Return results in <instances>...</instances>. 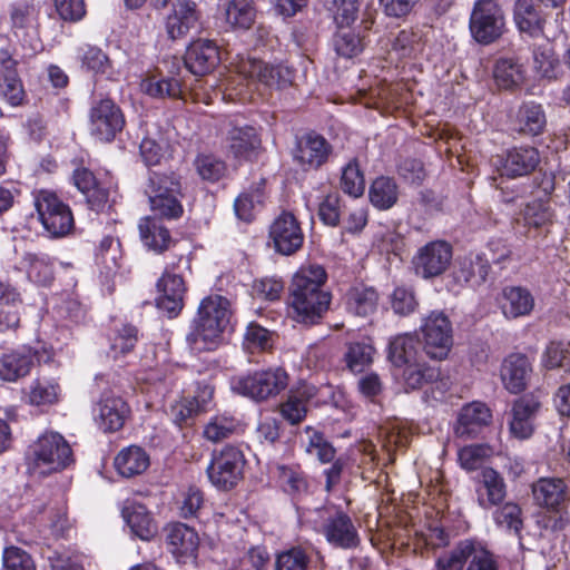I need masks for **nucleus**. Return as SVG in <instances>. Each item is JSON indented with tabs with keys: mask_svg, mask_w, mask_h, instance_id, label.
<instances>
[{
	"mask_svg": "<svg viewBox=\"0 0 570 570\" xmlns=\"http://www.w3.org/2000/svg\"><path fill=\"white\" fill-rule=\"evenodd\" d=\"M533 69L542 78L553 79L557 77L559 60L549 45H534L532 47Z\"/></svg>",
	"mask_w": 570,
	"mask_h": 570,
	"instance_id": "obj_49",
	"label": "nucleus"
},
{
	"mask_svg": "<svg viewBox=\"0 0 570 570\" xmlns=\"http://www.w3.org/2000/svg\"><path fill=\"white\" fill-rule=\"evenodd\" d=\"M138 342V328L131 324H124L116 333L111 343L114 356L126 355L131 352Z\"/></svg>",
	"mask_w": 570,
	"mask_h": 570,
	"instance_id": "obj_60",
	"label": "nucleus"
},
{
	"mask_svg": "<svg viewBox=\"0 0 570 570\" xmlns=\"http://www.w3.org/2000/svg\"><path fill=\"white\" fill-rule=\"evenodd\" d=\"M322 533L326 541L335 548L347 550L360 544L357 529L351 517L343 511H336L325 519Z\"/></svg>",
	"mask_w": 570,
	"mask_h": 570,
	"instance_id": "obj_19",
	"label": "nucleus"
},
{
	"mask_svg": "<svg viewBox=\"0 0 570 570\" xmlns=\"http://www.w3.org/2000/svg\"><path fill=\"white\" fill-rule=\"evenodd\" d=\"M423 351L433 360L448 357L453 345L452 323L441 311H432L422 320Z\"/></svg>",
	"mask_w": 570,
	"mask_h": 570,
	"instance_id": "obj_11",
	"label": "nucleus"
},
{
	"mask_svg": "<svg viewBox=\"0 0 570 570\" xmlns=\"http://www.w3.org/2000/svg\"><path fill=\"white\" fill-rule=\"evenodd\" d=\"M35 361L38 364L52 363L55 361V350L47 345L39 347L23 345L3 354L0 357V379L7 382H16L27 376L33 367Z\"/></svg>",
	"mask_w": 570,
	"mask_h": 570,
	"instance_id": "obj_8",
	"label": "nucleus"
},
{
	"mask_svg": "<svg viewBox=\"0 0 570 570\" xmlns=\"http://www.w3.org/2000/svg\"><path fill=\"white\" fill-rule=\"evenodd\" d=\"M193 166L198 177L210 184L222 180L228 171L226 161L213 153L197 154Z\"/></svg>",
	"mask_w": 570,
	"mask_h": 570,
	"instance_id": "obj_40",
	"label": "nucleus"
},
{
	"mask_svg": "<svg viewBox=\"0 0 570 570\" xmlns=\"http://www.w3.org/2000/svg\"><path fill=\"white\" fill-rule=\"evenodd\" d=\"M553 210L549 200L534 199L523 209V220L529 227L541 228L552 223Z\"/></svg>",
	"mask_w": 570,
	"mask_h": 570,
	"instance_id": "obj_50",
	"label": "nucleus"
},
{
	"mask_svg": "<svg viewBox=\"0 0 570 570\" xmlns=\"http://www.w3.org/2000/svg\"><path fill=\"white\" fill-rule=\"evenodd\" d=\"M308 554L301 548H292L277 556L276 570H307Z\"/></svg>",
	"mask_w": 570,
	"mask_h": 570,
	"instance_id": "obj_63",
	"label": "nucleus"
},
{
	"mask_svg": "<svg viewBox=\"0 0 570 570\" xmlns=\"http://www.w3.org/2000/svg\"><path fill=\"white\" fill-rule=\"evenodd\" d=\"M452 258V245L446 240L436 239L419 247L411 264L415 276L424 281H432L449 269Z\"/></svg>",
	"mask_w": 570,
	"mask_h": 570,
	"instance_id": "obj_10",
	"label": "nucleus"
},
{
	"mask_svg": "<svg viewBox=\"0 0 570 570\" xmlns=\"http://www.w3.org/2000/svg\"><path fill=\"white\" fill-rule=\"evenodd\" d=\"M236 430V421L232 416L216 415L204 428V436L214 443L230 438Z\"/></svg>",
	"mask_w": 570,
	"mask_h": 570,
	"instance_id": "obj_55",
	"label": "nucleus"
},
{
	"mask_svg": "<svg viewBox=\"0 0 570 570\" xmlns=\"http://www.w3.org/2000/svg\"><path fill=\"white\" fill-rule=\"evenodd\" d=\"M224 142L233 158L248 160L259 149L262 140L255 127L233 120L228 122Z\"/></svg>",
	"mask_w": 570,
	"mask_h": 570,
	"instance_id": "obj_17",
	"label": "nucleus"
},
{
	"mask_svg": "<svg viewBox=\"0 0 570 570\" xmlns=\"http://www.w3.org/2000/svg\"><path fill=\"white\" fill-rule=\"evenodd\" d=\"M493 166L501 176L518 178L528 176L540 164V154L537 148L530 146L513 147L492 159Z\"/></svg>",
	"mask_w": 570,
	"mask_h": 570,
	"instance_id": "obj_15",
	"label": "nucleus"
},
{
	"mask_svg": "<svg viewBox=\"0 0 570 570\" xmlns=\"http://www.w3.org/2000/svg\"><path fill=\"white\" fill-rule=\"evenodd\" d=\"M491 417V412L484 403L466 404L459 414L455 433L460 438L474 439L481 429L490 423Z\"/></svg>",
	"mask_w": 570,
	"mask_h": 570,
	"instance_id": "obj_30",
	"label": "nucleus"
},
{
	"mask_svg": "<svg viewBox=\"0 0 570 570\" xmlns=\"http://www.w3.org/2000/svg\"><path fill=\"white\" fill-rule=\"evenodd\" d=\"M225 21L232 29L247 30L255 21L253 0H229L224 8Z\"/></svg>",
	"mask_w": 570,
	"mask_h": 570,
	"instance_id": "obj_41",
	"label": "nucleus"
},
{
	"mask_svg": "<svg viewBox=\"0 0 570 570\" xmlns=\"http://www.w3.org/2000/svg\"><path fill=\"white\" fill-rule=\"evenodd\" d=\"M3 564L8 570H36L31 556L18 547L4 549Z\"/></svg>",
	"mask_w": 570,
	"mask_h": 570,
	"instance_id": "obj_64",
	"label": "nucleus"
},
{
	"mask_svg": "<svg viewBox=\"0 0 570 570\" xmlns=\"http://www.w3.org/2000/svg\"><path fill=\"white\" fill-rule=\"evenodd\" d=\"M374 353L375 348L366 342H350L343 361L350 372L358 374L373 363Z\"/></svg>",
	"mask_w": 570,
	"mask_h": 570,
	"instance_id": "obj_43",
	"label": "nucleus"
},
{
	"mask_svg": "<svg viewBox=\"0 0 570 570\" xmlns=\"http://www.w3.org/2000/svg\"><path fill=\"white\" fill-rule=\"evenodd\" d=\"M279 412L284 420L295 425L299 424L307 414V401L297 395H288L279 405Z\"/></svg>",
	"mask_w": 570,
	"mask_h": 570,
	"instance_id": "obj_62",
	"label": "nucleus"
},
{
	"mask_svg": "<svg viewBox=\"0 0 570 570\" xmlns=\"http://www.w3.org/2000/svg\"><path fill=\"white\" fill-rule=\"evenodd\" d=\"M274 345V334L256 322H250L244 333L243 347L250 354L268 352Z\"/></svg>",
	"mask_w": 570,
	"mask_h": 570,
	"instance_id": "obj_45",
	"label": "nucleus"
},
{
	"mask_svg": "<svg viewBox=\"0 0 570 570\" xmlns=\"http://www.w3.org/2000/svg\"><path fill=\"white\" fill-rule=\"evenodd\" d=\"M345 311L357 317L372 316L379 305V293L372 286L357 284L350 287L343 296Z\"/></svg>",
	"mask_w": 570,
	"mask_h": 570,
	"instance_id": "obj_28",
	"label": "nucleus"
},
{
	"mask_svg": "<svg viewBox=\"0 0 570 570\" xmlns=\"http://www.w3.org/2000/svg\"><path fill=\"white\" fill-rule=\"evenodd\" d=\"M368 196L374 207L383 210L389 209L397 202V185L390 177H377L370 187Z\"/></svg>",
	"mask_w": 570,
	"mask_h": 570,
	"instance_id": "obj_44",
	"label": "nucleus"
},
{
	"mask_svg": "<svg viewBox=\"0 0 570 570\" xmlns=\"http://www.w3.org/2000/svg\"><path fill=\"white\" fill-rule=\"evenodd\" d=\"M33 204L41 225L51 237H63L73 229L72 212L55 191L47 189L36 191Z\"/></svg>",
	"mask_w": 570,
	"mask_h": 570,
	"instance_id": "obj_6",
	"label": "nucleus"
},
{
	"mask_svg": "<svg viewBox=\"0 0 570 570\" xmlns=\"http://www.w3.org/2000/svg\"><path fill=\"white\" fill-rule=\"evenodd\" d=\"M326 278V271L321 265L302 267L293 276L288 306L296 322L316 324L328 311L332 297L323 289Z\"/></svg>",
	"mask_w": 570,
	"mask_h": 570,
	"instance_id": "obj_1",
	"label": "nucleus"
},
{
	"mask_svg": "<svg viewBox=\"0 0 570 570\" xmlns=\"http://www.w3.org/2000/svg\"><path fill=\"white\" fill-rule=\"evenodd\" d=\"M61 392L59 379L39 375L29 385L27 402L36 406L53 405L59 402Z\"/></svg>",
	"mask_w": 570,
	"mask_h": 570,
	"instance_id": "obj_37",
	"label": "nucleus"
},
{
	"mask_svg": "<svg viewBox=\"0 0 570 570\" xmlns=\"http://www.w3.org/2000/svg\"><path fill=\"white\" fill-rule=\"evenodd\" d=\"M521 514V508L517 503L508 502L494 512L493 519L499 527L519 534L523 528Z\"/></svg>",
	"mask_w": 570,
	"mask_h": 570,
	"instance_id": "obj_59",
	"label": "nucleus"
},
{
	"mask_svg": "<svg viewBox=\"0 0 570 570\" xmlns=\"http://www.w3.org/2000/svg\"><path fill=\"white\" fill-rule=\"evenodd\" d=\"M469 547L470 539L458 542L448 554L438 558L435 562L436 570H463L471 551Z\"/></svg>",
	"mask_w": 570,
	"mask_h": 570,
	"instance_id": "obj_56",
	"label": "nucleus"
},
{
	"mask_svg": "<svg viewBox=\"0 0 570 570\" xmlns=\"http://www.w3.org/2000/svg\"><path fill=\"white\" fill-rule=\"evenodd\" d=\"M77 58L88 71L108 75L112 69L109 57L97 46L82 45L77 49Z\"/></svg>",
	"mask_w": 570,
	"mask_h": 570,
	"instance_id": "obj_46",
	"label": "nucleus"
},
{
	"mask_svg": "<svg viewBox=\"0 0 570 570\" xmlns=\"http://www.w3.org/2000/svg\"><path fill=\"white\" fill-rule=\"evenodd\" d=\"M145 193L155 214L167 219L181 217L184 194L179 175L174 171H150Z\"/></svg>",
	"mask_w": 570,
	"mask_h": 570,
	"instance_id": "obj_4",
	"label": "nucleus"
},
{
	"mask_svg": "<svg viewBox=\"0 0 570 570\" xmlns=\"http://www.w3.org/2000/svg\"><path fill=\"white\" fill-rule=\"evenodd\" d=\"M0 97L10 106H20L26 97L17 68L0 71Z\"/></svg>",
	"mask_w": 570,
	"mask_h": 570,
	"instance_id": "obj_47",
	"label": "nucleus"
},
{
	"mask_svg": "<svg viewBox=\"0 0 570 570\" xmlns=\"http://www.w3.org/2000/svg\"><path fill=\"white\" fill-rule=\"evenodd\" d=\"M539 409L540 402L532 394H525L513 402L509 429L514 438L525 440L533 434Z\"/></svg>",
	"mask_w": 570,
	"mask_h": 570,
	"instance_id": "obj_22",
	"label": "nucleus"
},
{
	"mask_svg": "<svg viewBox=\"0 0 570 570\" xmlns=\"http://www.w3.org/2000/svg\"><path fill=\"white\" fill-rule=\"evenodd\" d=\"M543 364L549 370L570 372V343L551 342L546 348Z\"/></svg>",
	"mask_w": 570,
	"mask_h": 570,
	"instance_id": "obj_57",
	"label": "nucleus"
},
{
	"mask_svg": "<svg viewBox=\"0 0 570 570\" xmlns=\"http://www.w3.org/2000/svg\"><path fill=\"white\" fill-rule=\"evenodd\" d=\"M534 307V297L522 286H507L502 289L501 309L507 318L514 320L529 315Z\"/></svg>",
	"mask_w": 570,
	"mask_h": 570,
	"instance_id": "obj_34",
	"label": "nucleus"
},
{
	"mask_svg": "<svg viewBox=\"0 0 570 570\" xmlns=\"http://www.w3.org/2000/svg\"><path fill=\"white\" fill-rule=\"evenodd\" d=\"M200 11L193 0H175L171 12L166 19V31L170 39L184 38L190 30L198 28Z\"/></svg>",
	"mask_w": 570,
	"mask_h": 570,
	"instance_id": "obj_21",
	"label": "nucleus"
},
{
	"mask_svg": "<svg viewBox=\"0 0 570 570\" xmlns=\"http://www.w3.org/2000/svg\"><path fill=\"white\" fill-rule=\"evenodd\" d=\"M469 550L466 570H499L493 553L481 543L470 539Z\"/></svg>",
	"mask_w": 570,
	"mask_h": 570,
	"instance_id": "obj_58",
	"label": "nucleus"
},
{
	"mask_svg": "<svg viewBox=\"0 0 570 570\" xmlns=\"http://www.w3.org/2000/svg\"><path fill=\"white\" fill-rule=\"evenodd\" d=\"M149 466V456L144 449L130 445L115 458V468L125 478L141 474Z\"/></svg>",
	"mask_w": 570,
	"mask_h": 570,
	"instance_id": "obj_39",
	"label": "nucleus"
},
{
	"mask_svg": "<svg viewBox=\"0 0 570 570\" xmlns=\"http://www.w3.org/2000/svg\"><path fill=\"white\" fill-rule=\"evenodd\" d=\"M505 16L498 0H476L470 14L469 29L472 38L488 46L505 32Z\"/></svg>",
	"mask_w": 570,
	"mask_h": 570,
	"instance_id": "obj_7",
	"label": "nucleus"
},
{
	"mask_svg": "<svg viewBox=\"0 0 570 570\" xmlns=\"http://www.w3.org/2000/svg\"><path fill=\"white\" fill-rule=\"evenodd\" d=\"M245 462L243 452L233 445L214 452L206 470L210 483L219 490L233 489L243 479Z\"/></svg>",
	"mask_w": 570,
	"mask_h": 570,
	"instance_id": "obj_12",
	"label": "nucleus"
},
{
	"mask_svg": "<svg viewBox=\"0 0 570 570\" xmlns=\"http://www.w3.org/2000/svg\"><path fill=\"white\" fill-rule=\"evenodd\" d=\"M279 482L287 494L292 498H301L307 493L308 483L305 473L298 468L281 466Z\"/></svg>",
	"mask_w": 570,
	"mask_h": 570,
	"instance_id": "obj_51",
	"label": "nucleus"
},
{
	"mask_svg": "<svg viewBox=\"0 0 570 570\" xmlns=\"http://www.w3.org/2000/svg\"><path fill=\"white\" fill-rule=\"evenodd\" d=\"M94 412L99 428L105 433H111L122 429L131 411L129 404L121 396L115 395L112 392H105Z\"/></svg>",
	"mask_w": 570,
	"mask_h": 570,
	"instance_id": "obj_18",
	"label": "nucleus"
},
{
	"mask_svg": "<svg viewBox=\"0 0 570 570\" xmlns=\"http://www.w3.org/2000/svg\"><path fill=\"white\" fill-rule=\"evenodd\" d=\"M304 232L297 217L283 210L269 225L268 245L284 256L296 254L304 244Z\"/></svg>",
	"mask_w": 570,
	"mask_h": 570,
	"instance_id": "obj_14",
	"label": "nucleus"
},
{
	"mask_svg": "<svg viewBox=\"0 0 570 570\" xmlns=\"http://www.w3.org/2000/svg\"><path fill=\"white\" fill-rule=\"evenodd\" d=\"M220 61L218 46L209 39L193 41L185 53L186 68L195 76H205L212 72Z\"/></svg>",
	"mask_w": 570,
	"mask_h": 570,
	"instance_id": "obj_20",
	"label": "nucleus"
},
{
	"mask_svg": "<svg viewBox=\"0 0 570 570\" xmlns=\"http://www.w3.org/2000/svg\"><path fill=\"white\" fill-rule=\"evenodd\" d=\"M244 71L249 78L278 89L291 86L295 76V70L287 65H272L261 60H249L247 68L244 66Z\"/></svg>",
	"mask_w": 570,
	"mask_h": 570,
	"instance_id": "obj_26",
	"label": "nucleus"
},
{
	"mask_svg": "<svg viewBox=\"0 0 570 570\" xmlns=\"http://www.w3.org/2000/svg\"><path fill=\"white\" fill-rule=\"evenodd\" d=\"M479 505L490 509L500 504L507 495V485L501 474L492 468H484L476 489Z\"/></svg>",
	"mask_w": 570,
	"mask_h": 570,
	"instance_id": "obj_31",
	"label": "nucleus"
},
{
	"mask_svg": "<svg viewBox=\"0 0 570 570\" xmlns=\"http://www.w3.org/2000/svg\"><path fill=\"white\" fill-rule=\"evenodd\" d=\"M28 278L41 286H49L55 279V259L46 253H26L22 257Z\"/></svg>",
	"mask_w": 570,
	"mask_h": 570,
	"instance_id": "obj_36",
	"label": "nucleus"
},
{
	"mask_svg": "<svg viewBox=\"0 0 570 570\" xmlns=\"http://www.w3.org/2000/svg\"><path fill=\"white\" fill-rule=\"evenodd\" d=\"M324 7L333 16L338 28L350 26L357 17V0H324Z\"/></svg>",
	"mask_w": 570,
	"mask_h": 570,
	"instance_id": "obj_54",
	"label": "nucleus"
},
{
	"mask_svg": "<svg viewBox=\"0 0 570 570\" xmlns=\"http://www.w3.org/2000/svg\"><path fill=\"white\" fill-rule=\"evenodd\" d=\"M440 368L433 366H420L407 364L403 377L405 386L411 390H417L425 384L435 383L440 379Z\"/></svg>",
	"mask_w": 570,
	"mask_h": 570,
	"instance_id": "obj_53",
	"label": "nucleus"
},
{
	"mask_svg": "<svg viewBox=\"0 0 570 570\" xmlns=\"http://www.w3.org/2000/svg\"><path fill=\"white\" fill-rule=\"evenodd\" d=\"M122 517L131 532L141 540H150L158 532L157 523L144 504L128 503L122 509Z\"/></svg>",
	"mask_w": 570,
	"mask_h": 570,
	"instance_id": "obj_35",
	"label": "nucleus"
},
{
	"mask_svg": "<svg viewBox=\"0 0 570 570\" xmlns=\"http://www.w3.org/2000/svg\"><path fill=\"white\" fill-rule=\"evenodd\" d=\"M183 258L179 256L177 261L168 263L157 282L159 295L156 298V306L169 318L178 316L184 307L187 287L183 275L176 272Z\"/></svg>",
	"mask_w": 570,
	"mask_h": 570,
	"instance_id": "obj_13",
	"label": "nucleus"
},
{
	"mask_svg": "<svg viewBox=\"0 0 570 570\" xmlns=\"http://www.w3.org/2000/svg\"><path fill=\"white\" fill-rule=\"evenodd\" d=\"M7 18L10 30L20 37L37 27L39 9L33 0H14L8 6Z\"/></svg>",
	"mask_w": 570,
	"mask_h": 570,
	"instance_id": "obj_32",
	"label": "nucleus"
},
{
	"mask_svg": "<svg viewBox=\"0 0 570 570\" xmlns=\"http://www.w3.org/2000/svg\"><path fill=\"white\" fill-rule=\"evenodd\" d=\"M532 365L524 354L514 353L504 358L500 376L505 390L512 394L523 392L530 380Z\"/></svg>",
	"mask_w": 570,
	"mask_h": 570,
	"instance_id": "obj_25",
	"label": "nucleus"
},
{
	"mask_svg": "<svg viewBox=\"0 0 570 570\" xmlns=\"http://www.w3.org/2000/svg\"><path fill=\"white\" fill-rule=\"evenodd\" d=\"M490 271L491 265L485 255L469 254L456 261L452 276L460 286L479 287L487 282Z\"/></svg>",
	"mask_w": 570,
	"mask_h": 570,
	"instance_id": "obj_23",
	"label": "nucleus"
},
{
	"mask_svg": "<svg viewBox=\"0 0 570 570\" xmlns=\"http://www.w3.org/2000/svg\"><path fill=\"white\" fill-rule=\"evenodd\" d=\"M288 385V374L282 367L255 371L232 380L234 392L256 402L278 395Z\"/></svg>",
	"mask_w": 570,
	"mask_h": 570,
	"instance_id": "obj_5",
	"label": "nucleus"
},
{
	"mask_svg": "<svg viewBox=\"0 0 570 570\" xmlns=\"http://www.w3.org/2000/svg\"><path fill=\"white\" fill-rule=\"evenodd\" d=\"M520 118L523 124V130L532 135L542 131L546 125V116L540 105L525 104L520 110Z\"/></svg>",
	"mask_w": 570,
	"mask_h": 570,
	"instance_id": "obj_61",
	"label": "nucleus"
},
{
	"mask_svg": "<svg viewBox=\"0 0 570 570\" xmlns=\"http://www.w3.org/2000/svg\"><path fill=\"white\" fill-rule=\"evenodd\" d=\"M126 125L121 108L110 98H101L91 104L88 115V129L98 141L111 142Z\"/></svg>",
	"mask_w": 570,
	"mask_h": 570,
	"instance_id": "obj_9",
	"label": "nucleus"
},
{
	"mask_svg": "<svg viewBox=\"0 0 570 570\" xmlns=\"http://www.w3.org/2000/svg\"><path fill=\"white\" fill-rule=\"evenodd\" d=\"M230 301L222 295H209L200 301L190 331L186 335L189 347L197 352L214 351L223 342L230 325Z\"/></svg>",
	"mask_w": 570,
	"mask_h": 570,
	"instance_id": "obj_2",
	"label": "nucleus"
},
{
	"mask_svg": "<svg viewBox=\"0 0 570 570\" xmlns=\"http://www.w3.org/2000/svg\"><path fill=\"white\" fill-rule=\"evenodd\" d=\"M537 0H515L513 20L517 29L531 38L544 36L547 14Z\"/></svg>",
	"mask_w": 570,
	"mask_h": 570,
	"instance_id": "obj_24",
	"label": "nucleus"
},
{
	"mask_svg": "<svg viewBox=\"0 0 570 570\" xmlns=\"http://www.w3.org/2000/svg\"><path fill=\"white\" fill-rule=\"evenodd\" d=\"M166 543L168 550L178 559L195 558L199 538L197 532L180 522L173 523L166 529Z\"/></svg>",
	"mask_w": 570,
	"mask_h": 570,
	"instance_id": "obj_29",
	"label": "nucleus"
},
{
	"mask_svg": "<svg viewBox=\"0 0 570 570\" xmlns=\"http://www.w3.org/2000/svg\"><path fill=\"white\" fill-rule=\"evenodd\" d=\"M332 153L333 146L322 135L311 131L297 139L293 158L304 170H316L328 161Z\"/></svg>",
	"mask_w": 570,
	"mask_h": 570,
	"instance_id": "obj_16",
	"label": "nucleus"
},
{
	"mask_svg": "<svg viewBox=\"0 0 570 570\" xmlns=\"http://www.w3.org/2000/svg\"><path fill=\"white\" fill-rule=\"evenodd\" d=\"M493 76L500 88L513 90L525 80V68L515 57H501L495 61Z\"/></svg>",
	"mask_w": 570,
	"mask_h": 570,
	"instance_id": "obj_38",
	"label": "nucleus"
},
{
	"mask_svg": "<svg viewBox=\"0 0 570 570\" xmlns=\"http://www.w3.org/2000/svg\"><path fill=\"white\" fill-rule=\"evenodd\" d=\"M138 229L142 244L155 253L160 254L167 250L173 243L170 232L160 218L142 217L139 220Z\"/></svg>",
	"mask_w": 570,
	"mask_h": 570,
	"instance_id": "obj_33",
	"label": "nucleus"
},
{
	"mask_svg": "<svg viewBox=\"0 0 570 570\" xmlns=\"http://www.w3.org/2000/svg\"><path fill=\"white\" fill-rule=\"evenodd\" d=\"M73 462L70 444L58 432H45L30 445L28 470L32 475L42 478L61 472Z\"/></svg>",
	"mask_w": 570,
	"mask_h": 570,
	"instance_id": "obj_3",
	"label": "nucleus"
},
{
	"mask_svg": "<svg viewBox=\"0 0 570 570\" xmlns=\"http://www.w3.org/2000/svg\"><path fill=\"white\" fill-rule=\"evenodd\" d=\"M532 495L535 504L550 511H559L569 500L566 482L560 478L539 479L532 484Z\"/></svg>",
	"mask_w": 570,
	"mask_h": 570,
	"instance_id": "obj_27",
	"label": "nucleus"
},
{
	"mask_svg": "<svg viewBox=\"0 0 570 570\" xmlns=\"http://www.w3.org/2000/svg\"><path fill=\"white\" fill-rule=\"evenodd\" d=\"M420 341L411 334L394 337L389 345V357L396 366H403L416 361Z\"/></svg>",
	"mask_w": 570,
	"mask_h": 570,
	"instance_id": "obj_42",
	"label": "nucleus"
},
{
	"mask_svg": "<svg viewBox=\"0 0 570 570\" xmlns=\"http://www.w3.org/2000/svg\"><path fill=\"white\" fill-rule=\"evenodd\" d=\"M344 27L335 33L333 46L336 53L343 58L351 59L360 55L364 49V42L360 35L353 30H344Z\"/></svg>",
	"mask_w": 570,
	"mask_h": 570,
	"instance_id": "obj_52",
	"label": "nucleus"
},
{
	"mask_svg": "<svg viewBox=\"0 0 570 570\" xmlns=\"http://www.w3.org/2000/svg\"><path fill=\"white\" fill-rule=\"evenodd\" d=\"M340 187L351 197L357 198L363 195L365 178L356 158H353L343 167Z\"/></svg>",
	"mask_w": 570,
	"mask_h": 570,
	"instance_id": "obj_48",
	"label": "nucleus"
}]
</instances>
